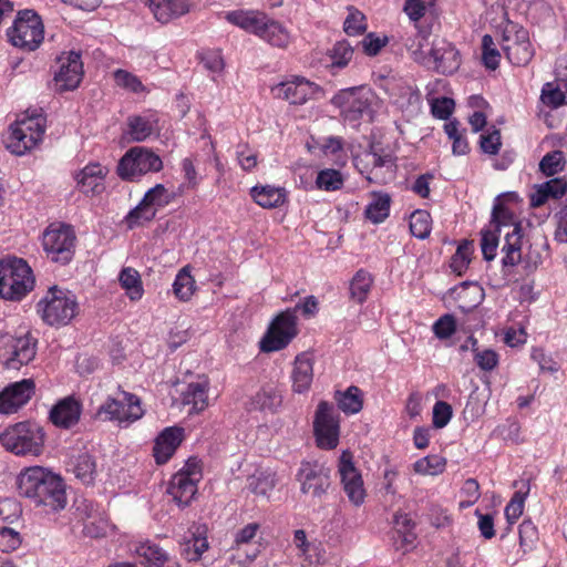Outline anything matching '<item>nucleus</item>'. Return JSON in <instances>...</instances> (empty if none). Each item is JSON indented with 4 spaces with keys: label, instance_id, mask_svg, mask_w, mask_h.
Returning a JSON list of instances; mask_svg holds the SVG:
<instances>
[{
    "label": "nucleus",
    "instance_id": "obj_1",
    "mask_svg": "<svg viewBox=\"0 0 567 567\" xmlns=\"http://www.w3.org/2000/svg\"><path fill=\"white\" fill-rule=\"evenodd\" d=\"M19 496L47 512H59L68 504L63 480L42 466L24 468L17 477Z\"/></svg>",
    "mask_w": 567,
    "mask_h": 567
},
{
    "label": "nucleus",
    "instance_id": "obj_2",
    "mask_svg": "<svg viewBox=\"0 0 567 567\" xmlns=\"http://www.w3.org/2000/svg\"><path fill=\"white\" fill-rule=\"evenodd\" d=\"M34 285L33 271L25 260L11 257L0 261V297L2 299L20 301L33 290Z\"/></svg>",
    "mask_w": 567,
    "mask_h": 567
},
{
    "label": "nucleus",
    "instance_id": "obj_3",
    "mask_svg": "<svg viewBox=\"0 0 567 567\" xmlns=\"http://www.w3.org/2000/svg\"><path fill=\"white\" fill-rule=\"evenodd\" d=\"M0 443L7 451L16 455L38 456L43 451L44 431L34 422H19L7 427L0 434Z\"/></svg>",
    "mask_w": 567,
    "mask_h": 567
},
{
    "label": "nucleus",
    "instance_id": "obj_4",
    "mask_svg": "<svg viewBox=\"0 0 567 567\" xmlns=\"http://www.w3.org/2000/svg\"><path fill=\"white\" fill-rule=\"evenodd\" d=\"M426 34L419 31L416 35L417 44H406L409 50L412 51V55L415 61L433 66L439 73L452 74L458 70L461 65V58L458 51L452 43L444 40H440L433 43V47L426 54L423 51L424 42L426 41Z\"/></svg>",
    "mask_w": 567,
    "mask_h": 567
},
{
    "label": "nucleus",
    "instance_id": "obj_5",
    "mask_svg": "<svg viewBox=\"0 0 567 567\" xmlns=\"http://www.w3.org/2000/svg\"><path fill=\"white\" fill-rule=\"evenodd\" d=\"M11 45L25 51H35L44 39V25L41 17L32 9L17 12L12 25L7 30Z\"/></svg>",
    "mask_w": 567,
    "mask_h": 567
},
{
    "label": "nucleus",
    "instance_id": "obj_6",
    "mask_svg": "<svg viewBox=\"0 0 567 567\" xmlns=\"http://www.w3.org/2000/svg\"><path fill=\"white\" fill-rule=\"evenodd\" d=\"M44 132V118L32 114L10 125L3 143L12 154L22 156L42 141Z\"/></svg>",
    "mask_w": 567,
    "mask_h": 567
},
{
    "label": "nucleus",
    "instance_id": "obj_7",
    "mask_svg": "<svg viewBox=\"0 0 567 567\" xmlns=\"http://www.w3.org/2000/svg\"><path fill=\"white\" fill-rule=\"evenodd\" d=\"M76 301L56 286L49 288L37 303V312L49 326H63L75 315Z\"/></svg>",
    "mask_w": 567,
    "mask_h": 567
},
{
    "label": "nucleus",
    "instance_id": "obj_8",
    "mask_svg": "<svg viewBox=\"0 0 567 567\" xmlns=\"http://www.w3.org/2000/svg\"><path fill=\"white\" fill-rule=\"evenodd\" d=\"M163 168L162 158L144 146L130 148L117 164V175L123 181H135L147 173H157Z\"/></svg>",
    "mask_w": 567,
    "mask_h": 567
},
{
    "label": "nucleus",
    "instance_id": "obj_9",
    "mask_svg": "<svg viewBox=\"0 0 567 567\" xmlns=\"http://www.w3.org/2000/svg\"><path fill=\"white\" fill-rule=\"evenodd\" d=\"M76 236L71 226L60 224L50 225L42 237L43 249L47 257L53 262L69 264L74 256Z\"/></svg>",
    "mask_w": 567,
    "mask_h": 567
},
{
    "label": "nucleus",
    "instance_id": "obj_10",
    "mask_svg": "<svg viewBox=\"0 0 567 567\" xmlns=\"http://www.w3.org/2000/svg\"><path fill=\"white\" fill-rule=\"evenodd\" d=\"M297 333V316L293 310H286L271 322L260 341V350L266 353L279 351L286 348Z\"/></svg>",
    "mask_w": 567,
    "mask_h": 567
},
{
    "label": "nucleus",
    "instance_id": "obj_11",
    "mask_svg": "<svg viewBox=\"0 0 567 567\" xmlns=\"http://www.w3.org/2000/svg\"><path fill=\"white\" fill-rule=\"evenodd\" d=\"M313 432L320 449L333 450L339 443V415L332 403L320 401L313 420Z\"/></svg>",
    "mask_w": 567,
    "mask_h": 567
},
{
    "label": "nucleus",
    "instance_id": "obj_12",
    "mask_svg": "<svg viewBox=\"0 0 567 567\" xmlns=\"http://www.w3.org/2000/svg\"><path fill=\"white\" fill-rule=\"evenodd\" d=\"M502 50L513 65H526L533 58L528 32L509 22L502 34Z\"/></svg>",
    "mask_w": 567,
    "mask_h": 567
},
{
    "label": "nucleus",
    "instance_id": "obj_13",
    "mask_svg": "<svg viewBox=\"0 0 567 567\" xmlns=\"http://www.w3.org/2000/svg\"><path fill=\"white\" fill-rule=\"evenodd\" d=\"M330 102L339 109L342 120L350 123L360 121L370 109L369 93L361 86L342 89Z\"/></svg>",
    "mask_w": 567,
    "mask_h": 567
},
{
    "label": "nucleus",
    "instance_id": "obj_14",
    "mask_svg": "<svg viewBox=\"0 0 567 567\" xmlns=\"http://www.w3.org/2000/svg\"><path fill=\"white\" fill-rule=\"evenodd\" d=\"M123 399L107 398L96 411V416L103 420L123 422H134L142 417L143 410L140 399L132 393L122 392Z\"/></svg>",
    "mask_w": 567,
    "mask_h": 567
},
{
    "label": "nucleus",
    "instance_id": "obj_15",
    "mask_svg": "<svg viewBox=\"0 0 567 567\" xmlns=\"http://www.w3.org/2000/svg\"><path fill=\"white\" fill-rule=\"evenodd\" d=\"M169 203V194L163 184H156L148 189L141 203L132 209L126 216L128 228H134L143 221L152 220L158 207H164Z\"/></svg>",
    "mask_w": 567,
    "mask_h": 567
},
{
    "label": "nucleus",
    "instance_id": "obj_16",
    "mask_svg": "<svg viewBox=\"0 0 567 567\" xmlns=\"http://www.w3.org/2000/svg\"><path fill=\"white\" fill-rule=\"evenodd\" d=\"M297 480L303 494L321 498L330 487V470L317 462H302Z\"/></svg>",
    "mask_w": 567,
    "mask_h": 567
},
{
    "label": "nucleus",
    "instance_id": "obj_17",
    "mask_svg": "<svg viewBox=\"0 0 567 567\" xmlns=\"http://www.w3.org/2000/svg\"><path fill=\"white\" fill-rule=\"evenodd\" d=\"M59 70L55 72L54 81L58 92L75 90L83 78V63L80 52H63L58 58Z\"/></svg>",
    "mask_w": 567,
    "mask_h": 567
},
{
    "label": "nucleus",
    "instance_id": "obj_18",
    "mask_svg": "<svg viewBox=\"0 0 567 567\" xmlns=\"http://www.w3.org/2000/svg\"><path fill=\"white\" fill-rule=\"evenodd\" d=\"M339 474L348 499L354 506L363 504L365 498L363 480L360 472L355 468L352 462V454L349 451H343L340 456Z\"/></svg>",
    "mask_w": 567,
    "mask_h": 567
},
{
    "label": "nucleus",
    "instance_id": "obj_19",
    "mask_svg": "<svg viewBox=\"0 0 567 567\" xmlns=\"http://www.w3.org/2000/svg\"><path fill=\"white\" fill-rule=\"evenodd\" d=\"M4 355H7L4 365L7 369L18 370L23 364L32 361L37 353V341L30 336L7 337L2 340Z\"/></svg>",
    "mask_w": 567,
    "mask_h": 567
},
{
    "label": "nucleus",
    "instance_id": "obj_20",
    "mask_svg": "<svg viewBox=\"0 0 567 567\" xmlns=\"http://www.w3.org/2000/svg\"><path fill=\"white\" fill-rule=\"evenodd\" d=\"M319 91V85L299 76L291 81L281 82L271 89L275 97L288 101L293 105L305 104Z\"/></svg>",
    "mask_w": 567,
    "mask_h": 567
},
{
    "label": "nucleus",
    "instance_id": "obj_21",
    "mask_svg": "<svg viewBox=\"0 0 567 567\" xmlns=\"http://www.w3.org/2000/svg\"><path fill=\"white\" fill-rule=\"evenodd\" d=\"M34 389L35 384L31 379H24L8 385L0 392V413H14L31 399Z\"/></svg>",
    "mask_w": 567,
    "mask_h": 567
},
{
    "label": "nucleus",
    "instance_id": "obj_22",
    "mask_svg": "<svg viewBox=\"0 0 567 567\" xmlns=\"http://www.w3.org/2000/svg\"><path fill=\"white\" fill-rule=\"evenodd\" d=\"M370 156L372 167L367 179L379 185L392 182L395 177L396 157L391 152L374 147H371Z\"/></svg>",
    "mask_w": 567,
    "mask_h": 567
},
{
    "label": "nucleus",
    "instance_id": "obj_23",
    "mask_svg": "<svg viewBox=\"0 0 567 567\" xmlns=\"http://www.w3.org/2000/svg\"><path fill=\"white\" fill-rule=\"evenodd\" d=\"M184 429L169 426L163 430L155 440L153 455L157 464H165L183 441Z\"/></svg>",
    "mask_w": 567,
    "mask_h": 567
},
{
    "label": "nucleus",
    "instance_id": "obj_24",
    "mask_svg": "<svg viewBox=\"0 0 567 567\" xmlns=\"http://www.w3.org/2000/svg\"><path fill=\"white\" fill-rule=\"evenodd\" d=\"M81 404L73 396L59 401L50 411L52 423L62 429L75 425L81 416Z\"/></svg>",
    "mask_w": 567,
    "mask_h": 567
},
{
    "label": "nucleus",
    "instance_id": "obj_25",
    "mask_svg": "<svg viewBox=\"0 0 567 567\" xmlns=\"http://www.w3.org/2000/svg\"><path fill=\"white\" fill-rule=\"evenodd\" d=\"M268 16L258 10H234L226 13L225 19L244 31L259 37L266 25Z\"/></svg>",
    "mask_w": 567,
    "mask_h": 567
},
{
    "label": "nucleus",
    "instance_id": "obj_26",
    "mask_svg": "<svg viewBox=\"0 0 567 567\" xmlns=\"http://www.w3.org/2000/svg\"><path fill=\"white\" fill-rule=\"evenodd\" d=\"M313 380V360L312 357L302 352L298 354L293 362L291 372L292 391L296 393L307 392Z\"/></svg>",
    "mask_w": 567,
    "mask_h": 567
},
{
    "label": "nucleus",
    "instance_id": "obj_27",
    "mask_svg": "<svg viewBox=\"0 0 567 567\" xmlns=\"http://www.w3.org/2000/svg\"><path fill=\"white\" fill-rule=\"evenodd\" d=\"M415 524L408 514L396 513L393 517V544L398 550L409 551L414 546Z\"/></svg>",
    "mask_w": 567,
    "mask_h": 567
},
{
    "label": "nucleus",
    "instance_id": "obj_28",
    "mask_svg": "<svg viewBox=\"0 0 567 567\" xmlns=\"http://www.w3.org/2000/svg\"><path fill=\"white\" fill-rule=\"evenodd\" d=\"M158 131V117L155 113H145L127 117L126 132L133 142H143Z\"/></svg>",
    "mask_w": 567,
    "mask_h": 567
},
{
    "label": "nucleus",
    "instance_id": "obj_29",
    "mask_svg": "<svg viewBox=\"0 0 567 567\" xmlns=\"http://www.w3.org/2000/svg\"><path fill=\"white\" fill-rule=\"evenodd\" d=\"M567 193V181L565 177H554L545 183L535 186L530 195V206L540 207L549 198L558 199Z\"/></svg>",
    "mask_w": 567,
    "mask_h": 567
},
{
    "label": "nucleus",
    "instance_id": "obj_30",
    "mask_svg": "<svg viewBox=\"0 0 567 567\" xmlns=\"http://www.w3.org/2000/svg\"><path fill=\"white\" fill-rule=\"evenodd\" d=\"M150 9L158 22L167 23L187 13L189 4L187 0H151Z\"/></svg>",
    "mask_w": 567,
    "mask_h": 567
},
{
    "label": "nucleus",
    "instance_id": "obj_31",
    "mask_svg": "<svg viewBox=\"0 0 567 567\" xmlns=\"http://www.w3.org/2000/svg\"><path fill=\"white\" fill-rule=\"evenodd\" d=\"M522 238L520 225H514V228L505 234V243L502 247L504 267H514L522 260Z\"/></svg>",
    "mask_w": 567,
    "mask_h": 567
},
{
    "label": "nucleus",
    "instance_id": "obj_32",
    "mask_svg": "<svg viewBox=\"0 0 567 567\" xmlns=\"http://www.w3.org/2000/svg\"><path fill=\"white\" fill-rule=\"evenodd\" d=\"M197 492V483L186 478L183 474H175L169 483L168 493L179 507H186Z\"/></svg>",
    "mask_w": 567,
    "mask_h": 567
},
{
    "label": "nucleus",
    "instance_id": "obj_33",
    "mask_svg": "<svg viewBox=\"0 0 567 567\" xmlns=\"http://www.w3.org/2000/svg\"><path fill=\"white\" fill-rule=\"evenodd\" d=\"M105 168L100 164H89L76 175L78 185L85 194H97L103 189Z\"/></svg>",
    "mask_w": 567,
    "mask_h": 567
},
{
    "label": "nucleus",
    "instance_id": "obj_34",
    "mask_svg": "<svg viewBox=\"0 0 567 567\" xmlns=\"http://www.w3.org/2000/svg\"><path fill=\"white\" fill-rule=\"evenodd\" d=\"M207 391V380L192 382L182 392V403L184 405H192V410L196 413L202 412L208 405Z\"/></svg>",
    "mask_w": 567,
    "mask_h": 567
},
{
    "label": "nucleus",
    "instance_id": "obj_35",
    "mask_svg": "<svg viewBox=\"0 0 567 567\" xmlns=\"http://www.w3.org/2000/svg\"><path fill=\"white\" fill-rule=\"evenodd\" d=\"M450 293L456 300H465L470 299L468 302H463L458 306V308L463 312H467L471 309L478 306L483 299V289L481 286L474 282L464 281L458 286H455L450 289Z\"/></svg>",
    "mask_w": 567,
    "mask_h": 567
},
{
    "label": "nucleus",
    "instance_id": "obj_36",
    "mask_svg": "<svg viewBox=\"0 0 567 567\" xmlns=\"http://www.w3.org/2000/svg\"><path fill=\"white\" fill-rule=\"evenodd\" d=\"M254 200L264 208H275L281 206L286 200L284 188L274 186H255L251 188Z\"/></svg>",
    "mask_w": 567,
    "mask_h": 567
},
{
    "label": "nucleus",
    "instance_id": "obj_37",
    "mask_svg": "<svg viewBox=\"0 0 567 567\" xmlns=\"http://www.w3.org/2000/svg\"><path fill=\"white\" fill-rule=\"evenodd\" d=\"M70 465L75 477L83 484L91 485L94 483L97 470L96 462L92 455L86 452L81 453L71 462Z\"/></svg>",
    "mask_w": 567,
    "mask_h": 567
},
{
    "label": "nucleus",
    "instance_id": "obj_38",
    "mask_svg": "<svg viewBox=\"0 0 567 567\" xmlns=\"http://www.w3.org/2000/svg\"><path fill=\"white\" fill-rule=\"evenodd\" d=\"M333 399L346 414L358 413L363 406L362 391L355 385L349 386L346 391H336Z\"/></svg>",
    "mask_w": 567,
    "mask_h": 567
},
{
    "label": "nucleus",
    "instance_id": "obj_39",
    "mask_svg": "<svg viewBox=\"0 0 567 567\" xmlns=\"http://www.w3.org/2000/svg\"><path fill=\"white\" fill-rule=\"evenodd\" d=\"M272 47L286 48L289 44L290 35L287 29L278 21L267 18L259 37Z\"/></svg>",
    "mask_w": 567,
    "mask_h": 567
},
{
    "label": "nucleus",
    "instance_id": "obj_40",
    "mask_svg": "<svg viewBox=\"0 0 567 567\" xmlns=\"http://www.w3.org/2000/svg\"><path fill=\"white\" fill-rule=\"evenodd\" d=\"M118 280L132 301H136L142 298L144 290L141 276L137 270L131 267L123 268L120 272Z\"/></svg>",
    "mask_w": 567,
    "mask_h": 567
},
{
    "label": "nucleus",
    "instance_id": "obj_41",
    "mask_svg": "<svg viewBox=\"0 0 567 567\" xmlns=\"http://www.w3.org/2000/svg\"><path fill=\"white\" fill-rule=\"evenodd\" d=\"M173 291L181 301L190 299L195 291V280L188 271V266L182 268L173 282Z\"/></svg>",
    "mask_w": 567,
    "mask_h": 567
},
{
    "label": "nucleus",
    "instance_id": "obj_42",
    "mask_svg": "<svg viewBox=\"0 0 567 567\" xmlns=\"http://www.w3.org/2000/svg\"><path fill=\"white\" fill-rule=\"evenodd\" d=\"M373 279L368 271L359 270L350 282V295L359 303L365 301Z\"/></svg>",
    "mask_w": 567,
    "mask_h": 567
},
{
    "label": "nucleus",
    "instance_id": "obj_43",
    "mask_svg": "<svg viewBox=\"0 0 567 567\" xmlns=\"http://www.w3.org/2000/svg\"><path fill=\"white\" fill-rule=\"evenodd\" d=\"M566 165L565 154L563 151L556 150L548 152L540 159L538 167L545 176H554L564 171Z\"/></svg>",
    "mask_w": 567,
    "mask_h": 567
},
{
    "label": "nucleus",
    "instance_id": "obj_44",
    "mask_svg": "<svg viewBox=\"0 0 567 567\" xmlns=\"http://www.w3.org/2000/svg\"><path fill=\"white\" fill-rule=\"evenodd\" d=\"M391 198L388 194H382L375 197L365 208V216L374 224L382 223L390 212Z\"/></svg>",
    "mask_w": 567,
    "mask_h": 567
},
{
    "label": "nucleus",
    "instance_id": "obj_45",
    "mask_svg": "<svg viewBox=\"0 0 567 567\" xmlns=\"http://www.w3.org/2000/svg\"><path fill=\"white\" fill-rule=\"evenodd\" d=\"M344 178L342 174L334 168L321 169L316 178V185L319 189L334 192L342 188Z\"/></svg>",
    "mask_w": 567,
    "mask_h": 567
},
{
    "label": "nucleus",
    "instance_id": "obj_46",
    "mask_svg": "<svg viewBox=\"0 0 567 567\" xmlns=\"http://www.w3.org/2000/svg\"><path fill=\"white\" fill-rule=\"evenodd\" d=\"M540 99L545 105L557 109L567 104V87L564 91L558 84L548 82L543 86Z\"/></svg>",
    "mask_w": 567,
    "mask_h": 567
},
{
    "label": "nucleus",
    "instance_id": "obj_47",
    "mask_svg": "<svg viewBox=\"0 0 567 567\" xmlns=\"http://www.w3.org/2000/svg\"><path fill=\"white\" fill-rule=\"evenodd\" d=\"M431 215L425 210H415L410 217L411 234L420 239H425L431 233Z\"/></svg>",
    "mask_w": 567,
    "mask_h": 567
},
{
    "label": "nucleus",
    "instance_id": "obj_48",
    "mask_svg": "<svg viewBox=\"0 0 567 567\" xmlns=\"http://www.w3.org/2000/svg\"><path fill=\"white\" fill-rule=\"evenodd\" d=\"M518 534L519 547L523 550V554L532 551L539 539L538 530L535 524L529 519L523 520L519 525Z\"/></svg>",
    "mask_w": 567,
    "mask_h": 567
},
{
    "label": "nucleus",
    "instance_id": "obj_49",
    "mask_svg": "<svg viewBox=\"0 0 567 567\" xmlns=\"http://www.w3.org/2000/svg\"><path fill=\"white\" fill-rule=\"evenodd\" d=\"M276 477L270 473H261L248 478V489L260 496H267L276 486Z\"/></svg>",
    "mask_w": 567,
    "mask_h": 567
},
{
    "label": "nucleus",
    "instance_id": "obj_50",
    "mask_svg": "<svg viewBox=\"0 0 567 567\" xmlns=\"http://www.w3.org/2000/svg\"><path fill=\"white\" fill-rule=\"evenodd\" d=\"M498 198L499 197L496 198L492 210V224H494L495 231L501 233L502 227L511 226L513 229L514 225H520L519 223H515L513 213L506 208Z\"/></svg>",
    "mask_w": 567,
    "mask_h": 567
},
{
    "label": "nucleus",
    "instance_id": "obj_51",
    "mask_svg": "<svg viewBox=\"0 0 567 567\" xmlns=\"http://www.w3.org/2000/svg\"><path fill=\"white\" fill-rule=\"evenodd\" d=\"M472 250V243L470 241H463L458 245L451 259V268L454 272L461 276L467 269Z\"/></svg>",
    "mask_w": 567,
    "mask_h": 567
},
{
    "label": "nucleus",
    "instance_id": "obj_52",
    "mask_svg": "<svg viewBox=\"0 0 567 567\" xmlns=\"http://www.w3.org/2000/svg\"><path fill=\"white\" fill-rule=\"evenodd\" d=\"M343 30L348 35H359L365 32V17L357 9L349 8V14L344 20Z\"/></svg>",
    "mask_w": 567,
    "mask_h": 567
},
{
    "label": "nucleus",
    "instance_id": "obj_53",
    "mask_svg": "<svg viewBox=\"0 0 567 567\" xmlns=\"http://www.w3.org/2000/svg\"><path fill=\"white\" fill-rule=\"evenodd\" d=\"M140 556L144 557L146 561L155 567H162L167 560L166 553L157 545L145 543L137 548Z\"/></svg>",
    "mask_w": 567,
    "mask_h": 567
},
{
    "label": "nucleus",
    "instance_id": "obj_54",
    "mask_svg": "<svg viewBox=\"0 0 567 567\" xmlns=\"http://www.w3.org/2000/svg\"><path fill=\"white\" fill-rule=\"evenodd\" d=\"M354 49L346 40L337 42L332 50L330 58L332 65L338 68H344L352 59Z\"/></svg>",
    "mask_w": 567,
    "mask_h": 567
},
{
    "label": "nucleus",
    "instance_id": "obj_55",
    "mask_svg": "<svg viewBox=\"0 0 567 567\" xmlns=\"http://www.w3.org/2000/svg\"><path fill=\"white\" fill-rule=\"evenodd\" d=\"M445 462L439 456H426L414 463V471L423 475H436L442 473Z\"/></svg>",
    "mask_w": 567,
    "mask_h": 567
},
{
    "label": "nucleus",
    "instance_id": "obj_56",
    "mask_svg": "<svg viewBox=\"0 0 567 567\" xmlns=\"http://www.w3.org/2000/svg\"><path fill=\"white\" fill-rule=\"evenodd\" d=\"M482 59L484 65L489 70H496L499 64V52L494 48L493 38L485 34L482 39Z\"/></svg>",
    "mask_w": 567,
    "mask_h": 567
},
{
    "label": "nucleus",
    "instance_id": "obj_57",
    "mask_svg": "<svg viewBox=\"0 0 567 567\" xmlns=\"http://www.w3.org/2000/svg\"><path fill=\"white\" fill-rule=\"evenodd\" d=\"M114 79L118 86L130 90L131 92L141 93L144 91V85L141 80L125 70L115 71Z\"/></svg>",
    "mask_w": 567,
    "mask_h": 567
},
{
    "label": "nucleus",
    "instance_id": "obj_58",
    "mask_svg": "<svg viewBox=\"0 0 567 567\" xmlns=\"http://www.w3.org/2000/svg\"><path fill=\"white\" fill-rule=\"evenodd\" d=\"M453 415L452 406L445 401H437L433 406L432 423L435 429H443Z\"/></svg>",
    "mask_w": 567,
    "mask_h": 567
},
{
    "label": "nucleus",
    "instance_id": "obj_59",
    "mask_svg": "<svg viewBox=\"0 0 567 567\" xmlns=\"http://www.w3.org/2000/svg\"><path fill=\"white\" fill-rule=\"evenodd\" d=\"M498 354L492 349H474V361L483 371H492L498 364Z\"/></svg>",
    "mask_w": 567,
    "mask_h": 567
},
{
    "label": "nucleus",
    "instance_id": "obj_60",
    "mask_svg": "<svg viewBox=\"0 0 567 567\" xmlns=\"http://www.w3.org/2000/svg\"><path fill=\"white\" fill-rule=\"evenodd\" d=\"M548 257V244L530 245L525 255L526 266L529 269H536L543 264L544 259Z\"/></svg>",
    "mask_w": 567,
    "mask_h": 567
},
{
    "label": "nucleus",
    "instance_id": "obj_61",
    "mask_svg": "<svg viewBox=\"0 0 567 567\" xmlns=\"http://www.w3.org/2000/svg\"><path fill=\"white\" fill-rule=\"evenodd\" d=\"M435 0H406L404 3V12L412 21H419L424 17L427 8L434 4Z\"/></svg>",
    "mask_w": 567,
    "mask_h": 567
},
{
    "label": "nucleus",
    "instance_id": "obj_62",
    "mask_svg": "<svg viewBox=\"0 0 567 567\" xmlns=\"http://www.w3.org/2000/svg\"><path fill=\"white\" fill-rule=\"evenodd\" d=\"M456 330V322L452 315H444L433 324L434 334L441 339H447L454 334Z\"/></svg>",
    "mask_w": 567,
    "mask_h": 567
},
{
    "label": "nucleus",
    "instance_id": "obj_63",
    "mask_svg": "<svg viewBox=\"0 0 567 567\" xmlns=\"http://www.w3.org/2000/svg\"><path fill=\"white\" fill-rule=\"evenodd\" d=\"M208 543L206 538L194 537L192 542H187L183 549V556L188 561L198 560L202 555L207 550Z\"/></svg>",
    "mask_w": 567,
    "mask_h": 567
},
{
    "label": "nucleus",
    "instance_id": "obj_64",
    "mask_svg": "<svg viewBox=\"0 0 567 567\" xmlns=\"http://www.w3.org/2000/svg\"><path fill=\"white\" fill-rule=\"evenodd\" d=\"M204 68L213 73H220L225 68V62L220 51L210 50L199 54Z\"/></svg>",
    "mask_w": 567,
    "mask_h": 567
}]
</instances>
